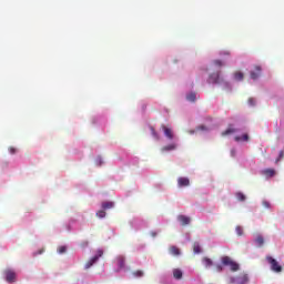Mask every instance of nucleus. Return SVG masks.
<instances>
[{
  "label": "nucleus",
  "instance_id": "obj_5",
  "mask_svg": "<svg viewBox=\"0 0 284 284\" xmlns=\"http://www.w3.org/2000/svg\"><path fill=\"white\" fill-rule=\"evenodd\" d=\"M222 264L225 267H229L231 272H239L241 270V264H239L236 261L232 260L230 256L222 257Z\"/></svg>",
  "mask_w": 284,
  "mask_h": 284
},
{
  "label": "nucleus",
  "instance_id": "obj_1",
  "mask_svg": "<svg viewBox=\"0 0 284 284\" xmlns=\"http://www.w3.org/2000/svg\"><path fill=\"white\" fill-rule=\"evenodd\" d=\"M161 129L165 141L169 142V144L161 149V152H174V150L179 148V138L176 136V133H174V130L168 125H162Z\"/></svg>",
  "mask_w": 284,
  "mask_h": 284
},
{
  "label": "nucleus",
  "instance_id": "obj_17",
  "mask_svg": "<svg viewBox=\"0 0 284 284\" xmlns=\"http://www.w3.org/2000/svg\"><path fill=\"white\" fill-rule=\"evenodd\" d=\"M254 243H255L256 247H263V244L265 243L263 235H257L254 240Z\"/></svg>",
  "mask_w": 284,
  "mask_h": 284
},
{
  "label": "nucleus",
  "instance_id": "obj_25",
  "mask_svg": "<svg viewBox=\"0 0 284 284\" xmlns=\"http://www.w3.org/2000/svg\"><path fill=\"white\" fill-rule=\"evenodd\" d=\"M235 232H236L237 236H243V227L236 226Z\"/></svg>",
  "mask_w": 284,
  "mask_h": 284
},
{
  "label": "nucleus",
  "instance_id": "obj_10",
  "mask_svg": "<svg viewBox=\"0 0 284 284\" xmlns=\"http://www.w3.org/2000/svg\"><path fill=\"white\" fill-rule=\"evenodd\" d=\"M261 72L262 69L261 67H254V69L251 71V79H253V81H256V79H258V77H261Z\"/></svg>",
  "mask_w": 284,
  "mask_h": 284
},
{
  "label": "nucleus",
  "instance_id": "obj_40",
  "mask_svg": "<svg viewBox=\"0 0 284 284\" xmlns=\"http://www.w3.org/2000/svg\"><path fill=\"white\" fill-rule=\"evenodd\" d=\"M151 236H156V232H151Z\"/></svg>",
  "mask_w": 284,
  "mask_h": 284
},
{
  "label": "nucleus",
  "instance_id": "obj_22",
  "mask_svg": "<svg viewBox=\"0 0 284 284\" xmlns=\"http://www.w3.org/2000/svg\"><path fill=\"white\" fill-rule=\"evenodd\" d=\"M193 252L194 254H201V245L196 242L193 244Z\"/></svg>",
  "mask_w": 284,
  "mask_h": 284
},
{
  "label": "nucleus",
  "instance_id": "obj_16",
  "mask_svg": "<svg viewBox=\"0 0 284 284\" xmlns=\"http://www.w3.org/2000/svg\"><path fill=\"white\" fill-rule=\"evenodd\" d=\"M178 221L179 223H181L182 225H190V217L185 216V215H179L178 216Z\"/></svg>",
  "mask_w": 284,
  "mask_h": 284
},
{
  "label": "nucleus",
  "instance_id": "obj_41",
  "mask_svg": "<svg viewBox=\"0 0 284 284\" xmlns=\"http://www.w3.org/2000/svg\"><path fill=\"white\" fill-rule=\"evenodd\" d=\"M190 134H194V131H189Z\"/></svg>",
  "mask_w": 284,
  "mask_h": 284
},
{
  "label": "nucleus",
  "instance_id": "obj_2",
  "mask_svg": "<svg viewBox=\"0 0 284 284\" xmlns=\"http://www.w3.org/2000/svg\"><path fill=\"white\" fill-rule=\"evenodd\" d=\"M222 136H234V141L236 143H247L250 141V135L247 133H243L239 135V129L234 126H229L223 133Z\"/></svg>",
  "mask_w": 284,
  "mask_h": 284
},
{
  "label": "nucleus",
  "instance_id": "obj_11",
  "mask_svg": "<svg viewBox=\"0 0 284 284\" xmlns=\"http://www.w3.org/2000/svg\"><path fill=\"white\" fill-rule=\"evenodd\" d=\"M115 263L118 265V272H121V270H123L125 266H124V263H125V258L123 256H118L116 260H115Z\"/></svg>",
  "mask_w": 284,
  "mask_h": 284
},
{
  "label": "nucleus",
  "instance_id": "obj_13",
  "mask_svg": "<svg viewBox=\"0 0 284 284\" xmlns=\"http://www.w3.org/2000/svg\"><path fill=\"white\" fill-rule=\"evenodd\" d=\"M173 277L176 281H181L183 278V271L181 268H173Z\"/></svg>",
  "mask_w": 284,
  "mask_h": 284
},
{
  "label": "nucleus",
  "instance_id": "obj_3",
  "mask_svg": "<svg viewBox=\"0 0 284 284\" xmlns=\"http://www.w3.org/2000/svg\"><path fill=\"white\" fill-rule=\"evenodd\" d=\"M207 83L221 85L223 90L230 92L232 90V84L230 82H225L219 73H213L209 77Z\"/></svg>",
  "mask_w": 284,
  "mask_h": 284
},
{
  "label": "nucleus",
  "instance_id": "obj_18",
  "mask_svg": "<svg viewBox=\"0 0 284 284\" xmlns=\"http://www.w3.org/2000/svg\"><path fill=\"white\" fill-rule=\"evenodd\" d=\"M263 174H265L267 179H272V176H275L276 171H274V169H266L263 171Z\"/></svg>",
  "mask_w": 284,
  "mask_h": 284
},
{
  "label": "nucleus",
  "instance_id": "obj_38",
  "mask_svg": "<svg viewBox=\"0 0 284 284\" xmlns=\"http://www.w3.org/2000/svg\"><path fill=\"white\" fill-rule=\"evenodd\" d=\"M108 207H109V210H110V207H114L113 202H109V203H108Z\"/></svg>",
  "mask_w": 284,
  "mask_h": 284
},
{
  "label": "nucleus",
  "instance_id": "obj_21",
  "mask_svg": "<svg viewBox=\"0 0 284 284\" xmlns=\"http://www.w3.org/2000/svg\"><path fill=\"white\" fill-rule=\"evenodd\" d=\"M151 134H152L153 139H155V141H161V135H159V133H156L154 128H151Z\"/></svg>",
  "mask_w": 284,
  "mask_h": 284
},
{
  "label": "nucleus",
  "instance_id": "obj_32",
  "mask_svg": "<svg viewBox=\"0 0 284 284\" xmlns=\"http://www.w3.org/2000/svg\"><path fill=\"white\" fill-rule=\"evenodd\" d=\"M9 152L10 154H17V149H14L13 146H10Z\"/></svg>",
  "mask_w": 284,
  "mask_h": 284
},
{
  "label": "nucleus",
  "instance_id": "obj_7",
  "mask_svg": "<svg viewBox=\"0 0 284 284\" xmlns=\"http://www.w3.org/2000/svg\"><path fill=\"white\" fill-rule=\"evenodd\" d=\"M101 256H103V250L99 248L95 252V255L89 262L85 263L84 268L90 270V267H92V265H94V263H97V261H99Z\"/></svg>",
  "mask_w": 284,
  "mask_h": 284
},
{
  "label": "nucleus",
  "instance_id": "obj_19",
  "mask_svg": "<svg viewBox=\"0 0 284 284\" xmlns=\"http://www.w3.org/2000/svg\"><path fill=\"white\" fill-rule=\"evenodd\" d=\"M170 254H172L173 256H180L181 255V251L176 246H171L170 247Z\"/></svg>",
  "mask_w": 284,
  "mask_h": 284
},
{
  "label": "nucleus",
  "instance_id": "obj_15",
  "mask_svg": "<svg viewBox=\"0 0 284 284\" xmlns=\"http://www.w3.org/2000/svg\"><path fill=\"white\" fill-rule=\"evenodd\" d=\"M245 74L241 71H236L233 73V81H243Z\"/></svg>",
  "mask_w": 284,
  "mask_h": 284
},
{
  "label": "nucleus",
  "instance_id": "obj_31",
  "mask_svg": "<svg viewBox=\"0 0 284 284\" xmlns=\"http://www.w3.org/2000/svg\"><path fill=\"white\" fill-rule=\"evenodd\" d=\"M45 252V248H40L38 252L33 253V256H38V254H43Z\"/></svg>",
  "mask_w": 284,
  "mask_h": 284
},
{
  "label": "nucleus",
  "instance_id": "obj_33",
  "mask_svg": "<svg viewBox=\"0 0 284 284\" xmlns=\"http://www.w3.org/2000/svg\"><path fill=\"white\" fill-rule=\"evenodd\" d=\"M222 57H230V51H221L220 53Z\"/></svg>",
  "mask_w": 284,
  "mask_h": 284
},
{
  "label": "nucleus",
  "instance_id": "obj_42",
  "mask_svg": "<svg viewBox=\"0 0 284 284\" xmlns=\"http://www.w3.org/2000/svg\"><path fill=\"white\" fill-rule=\"evenodd\" d=\"M207 69H202V72H205Z\"/></svg>",
  "mask_w": 284,
  "mask_h": 284
},
{
  "label": "nucleus",
  "instance_id": "obj_35",
  "mask_svg": "<svg viewBox=\"0 0 284 284\" xmlns=\"http://www.w3.org/2000/svg\"><path fill=\"white\" fill-rule=\"evenodd\" d=\"M215 271H217V272H223V266L216 265Z\"/></svg>",
  "mask_w": 284,
  "mask_h": 284
},
{
  "label": "nucleus",
  "instance_id": "obj_4",
  "mask_svg": "<svg viewBox=\"0 0 284 284\" xmlns=\"http://www.w3.org/2000/svg\"><path fill=\"white\" fill-rule=\"evenodd\" d=\"M229 284H250V274L243 272L237 276H230Z\"/></svg>",
  "mask_w": 284,
  "mask_h": 284
},
{
  "label": "nucleus",
  "instance_id": "obj_9",
  "mask_svg": "<svg viewBox=\"0 0 284 284\" xmlns=\"http://www.w3.org/2000/svg\"><path fill=\"white\" fill-rule=\"evenodd\" d=\"M178 187H190V178L180 176L178 178Z\"/></svg>",
  "mask_w": 284,
  "mask_h": 284
},
{
  "label": "nucleus",
  "instance_id": "obj_12",
  "mask_svg": "<svg viewBox=\"0 0 284 284\" xmlns=\"http://www.w3.org/2000/svg\"><path fill=\"white\" fill-rule=\"evenodd\" d=\"M202 265H204V267L206 270H210V267H212V265H214V262L209 257H203L202 258Z\"/></svg>",
  "mask_w": 284,
  "mask_h": 284
},
{
  "label": "nucleus",
  "instance_id": "obj_8",
  "mask_svg": "<svg viewBox=\"0 0 284 284\" xmlns=\"http://www.w3.org/2000/svg\"><path fill=\"white\" fill-rule=\"evenodd\" d=\"M4 278L7 283H14L17 281V273L14 271L8 268L4 271Z\"/></svg>",
  "mask_w": 284,
  "mask_h": 284
},
{
  "label": "nucleus",
  "instance_id": "obj_14",
  "mask_svg": "<svg viewBox=\"0 0 284 284\" xmlns=\"http://www.w3.org/2000/svg\"><path fill=\"white\" fill-rule=\"evenodd\" d=\"M102 207H103V210H101V211H99V212L97 213V216H98L99 219H105V210L108 209V202H104V203L102 204Z\"/></svg>",
  "mask_w": 284,
  "mask_h": 284
},
{
  "label": "nucleus",
  "instance_id": "obj_28",
  "mask_svg": "<svg viewBox=\"0 0 284 284\" xmlns=\"http://www.w3.org/2000/svg\"><path fill=\"white\" fill-rule=\"evenodd\" d=\"M199 130H202V132H209L210 131V129L205 125H202V126L197 128V132H199Z\"/></svg>",
  "mask_w": 284,
  "mask_h": 284
},
{
  "label": "nucleus",
  "instance_id": "obj_6",
  "mask_svg": "<svg viewBox=\"0 0 284 284\" xmlns=\"http://www.w3.org/2000/svg\"><path fill=\"white\" fill-rule=\"evenodd\" d=\"M266 263L270 265L271 272H274L275 274H281V272H283L281 263L271 255L266 256Z\"/></svg>",
  "mask_w": 284,
  "mask_h": 284
},
{
  "label": "nucleus",
  "instance_id": "obj_37",
  "mask_svg": "<svg viewBox=\"0 0 284 284\" xmlns=\"http://www.w3.org/2000/svg\"><path fill=\"white\" fill-rule=\"evenodd\" d=\"M135 276H143V272H142V271H138V272L135 273Z\"/></svg>",
  "mask_w": 284,
  "mask_h": 284
},
{
  "label": "nucleus",
  "instance_id": "obj_39",
  "mask_svg": "<svg viewBox=\"0 0 284 284\" xmlns=\"http://www.w3.org/2000/svg\"><path fill=\"white\" fill-rule=\"evenodd\" d=\"M101 163H102V162H101V158H98V159H97V164H98V165H101Z\"/></svg>",
  "mask_w": 284,
  "mask_h": 284
},
{
  "label": "nucleus",
  "instance_id": "obj_23",
  "mask_svg": "<svg viewBox=\"0 0 284 284\" xmlns=\"http://www.w3.org/2000/svg\"><path fill=\"white\" fill-rule=\"evenodd\" d=\"M237 201H245V194H243L242 192H239L235 194Z\"/></svg>",
  "mask_w": 284,
  "mask_h": 284
},
{
  "label": "nucleus",
  "instance_id": "obj_30",
  "mask_svg": "<svg viewBox=\"0 0 284 284\" xmlns=\"http://www.w3.org/2000/svg\"><path fill=\"white\" fill-rule=\"evenodd\" d=\"M45 252V248H40L38 252L33 253V256H38V254H43Z\"/></svg>",
  "mask_w": 284,
  "mask_h": 284
},
{
  "label": "nucleus",
  "instance_id": "obj_20",
  "mask_svg": "<svg viewBox=\"0 0 284 284\" xmlns=\"http://www.w3.org/2000/svg\"><path fill=\"white\" fill-rule=\"evenodd\" d=\"M199 97L196 95V93L194 92H191L186 95V99L191 102V103H194V101H196Z\"/></svg>",
  "mask_w": 284,
  "mask_h": 284
},
{
  "label": "nucleus",
  "instance_id": "obj_24",
  "mask_svg": "<svg viewBox=\"0 0 284 284\" xmlns=\"http://www.w3.org/2000/svg\"><path fill=\"white\" fill-rule=\"evenodd\" d=\"M213 64L216 65L217 68H221V67L225 65V62H223V61H221V60H215V61L213 62Z\"/></svg>",
  "mask_w": 284,
  "mask_h": 284
},
{
  "label": "nucleus",
  "instance_id": "obj_27",
  "mask_svg": "<svg viewBox=\"0 0 284 284\" xmlns=\"http://www.w3.org/2000/svg\"><path fill=\"white\" fill-rule=\"evenodd\" d=\"M248 105H251V106L256 105V99L250 98L248 99Z\"/></svg>",
  "mask_w": 284,
  "mask_h": 284
},
{
  "label": "nucleus",
  "instance_id": "obj_34",
  "mask_svg": "<svg viewBox=\"0 0 284 284\" xmlns=\"http://www.w3.org/2000/svg\"><path fill=\"white\" fill-rule=\"evenodd\" d=\"M284 156V153L283 151L280 152V155H278V159L276 160V163H278V161H281Z\"/></svg>",
  "mask_w": 284,
  "mask_h": 284
},
{
  "label": "nucleus",
  "instance_id": "obj_26",
  "mask_svg": "<svg viewBox=\"0 0 284 284\" xmlns=\"http://www.w3.org/2000/svg\"><path fill=\"white\" fill-rule=\"evenodd\" d=\"M262 205L266 209V210H270V207H272V204H270V202H267L266 200H264L262 202Z\"/></svg>",
  "mask_w": 284,
  "mask_h": 284
},
{
  "label": "nucleus",
  "instance_id": "obj_29",
  "mask_svg": "<svg viewBox=\"0 0 284 284\" xmlns=\"http://www.w3.org/2000/svg\"><path fill=\"white\" fill-rule=\"evenodd\" d=\"M65 246H60L59 247V254H65Z\"/></svg>",
  "mask_w": 284,
  "mask_h": 284
},
{
  "label": "nucleus",
  "instance_id": "obj_36",
  "mask_svg": "<svg viewBox=\"0 0 284 284\" xmlns=\"http://www.w3.org/2000/svg\"><path fill=\"white\" fill-rule=\"evenodd\" d=\"M231 156H236V149L231 150Z\"/></svg>",
  "mask_w": 284,
  "mask_h": 284
}]
</instances>
